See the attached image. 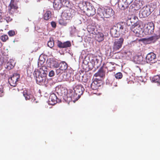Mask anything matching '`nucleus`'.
I'll return each mask as SVG.
<instances>
[{"instance_id":"nucleus-1","label":"nucleus","mask_w":160,"mask_h":160,"mask_svg":"<svg viewBox=\"0 0 160 160\" xmlns=\"http://www.w3.org/2000/svg\"><path fill=\"white\" fill-rule=\"evenodd\" d=\"M47 69L45 66H42L40 68L39 70H35L34 73V76L36 78L37 82L40 85H45L47 84L48 79L47 74L48 72L45 69Z\"/></svg>"},{"instance_id":"nucleus-2","label":"nucleus","mask_w":160,"mask_h":160,"mask_svg":"<svg viewBox=\"0 0 160 160\" xmlns=\"http://www.w3.org/2000/svg\"><path fill=\"white\" fill-rule=\"evenodd\" d=\"M114 14L113 10L108 7H105L104 9L99 8L97 10L98 16L101 18H109Z\"/></svg>"},{"instance_id":"nucleus-3","label":"nucleus","mask_w":160,"mask_h":160,"mask_svg":"<svg viewBox=\"0 0 160 160\" xmlns=\"http://www.w3.org/2000/svg\"><path fill=\"white\" fill-rule=\"evenodd\" d=\"M74 92L73 95L70 98L69 101L73 99L75 100H78L83 93L84 89L81 85H78L73 88Z\"/></svg>"},{"instance_id":"nucleus-4","label":"nucleus","mask_w":160,"mask_h":160,"mask_svg":"<svg viewBox=\"0 0 160 160\" xmlns=\"http://www.w3.org/2000/svg\"><path fill=\"white\" fill-rule=\"evenodd\" d=\"M83 5V9L84 10V12L86 15L88 16H92L96 13V9L94 7L91 6V4L88 2H82Z\"/></svg>"},{"instance_id":"nucleus-5","label":"nucleus","mask_w":160,"mask_h":160,"mask_svg":"<svg viewBox=\"0 0 160 160\" xmlns=\"http://www.w3.org/2000/svg\"><path fill=\"white\" fill-rule=\"evenodd\" d=\"M124 23L123 22H119L114 26L110 30V32L112 35L116 37L118 35L120 34Z\"/></svg>"},{"instance_id":"nucleus-6","label":"nucleus","mask_w":160,"mask_h":160,"mask_svg":"<svg viewBox=\"0 0 160 160\" xmlns=\"http://www.w3.org/2000/svg\"><path fill=\"white\" fill-rule=\"evenodd\" d=\"M130 20L131 22L132 23H133V24H132V26L130 27V29L131 31L135 33H139L141 31L140 30L138 29L137 28H140V26L137 27L138 24V17L134 16L131 18Z\"/></svg>"},{"instance_id":"nucleus-7","label":"nucleus","mask_w":160,"mask_h":160,"mask_svg":"<svg viewBox=\"0 0 160 160\" xmlns=\"http://www.w3.org/2000/svg\"><path fill=\"white\" fill-rule=\"evenodd\" d=\"M124 41L123 38L122 37L115 40L112 46L113 52H116L119 50L122 47Z\"/></svg>"},{"instance_id":"nucleus-8","label":"nucleus","mask_w":160,"mask_h":160,"mask_svg":"<svg viewBox=\"0 0 160 160\" xmlns=\"http://www.w3.org/2000/svg\"><path fill=\"white\" fill-rule=\"evenodd\" d=\"M53 7L56 10H59L62 6H67L69 2L67 0H53Z\"/></svg>"},{"instance_id":"nucleus-9","label":"nucleus","mask_w":160,"mask_h":160,"mask_svg":"<svg viewBox=\"0 0 160 160\" xmlns=\"http://www.w3.org/2000/svg\"><path fill=\"white\" fill-rule=\"evenodd\" d=\"M151 11L150 8L149 6H145L140 10L139 16L141 18H146L149 16L151 13Z\"/></svg>"},{"instance_id":"nucleus-10","label":"nucleus","mask_w":160,"mask_h":160,"mask_svg":"<svg viewBox=\"0 0 160 160\" xmlns=\"http://www.w3.org/2000/svg\"><path fill=\"white\" fill-rule=\"evenodd\" d=\"M154 29V24L152 22H148L144 26V31L147 34H152Z\"/></svg>"},{"instance_id":"nucleus-11","label":"nucleus","mask_w":160,"mask_h":160,"mask_svg":"<svg viewBox=\"0 0 160 160\" xmlns=\"http://www.w3.org/2000/svg\"><path fill=\"white\" fill-rule=\"evenodd\" d=\"M20 78V75L18 74L14 73L8 79V82L11 86L15 87L17 84Z\"/></svg>"},{"instance_id":"nucleus-12","label":"nucleus","mask_w":160,"mask_h":160,"mask_svg":"<svg viewBox=\"0 0 160 160\" xmlns=\"http://www.w3.org/2000/svg\"><path fill=\"white\" fill-rule=\"evenodd\" d=\"M146 60L147 63H155L156 60V55L153 52L148 53L146 57Z\"/></svg>"},{"instance_id":"nucleus-13","label":"nucleus","mask_w":160,"mask_h":160,"mask_svg":"<svg viewBox=\"0 0 160 160\" xmlns=\"http://www.w3.org/2000/svg\"><path fill=\"white\" fill-rule=\"evenodd\" d=\"M72 14L70 9H67L62 12V17L65 20H69L72 18Z\"/></svg>"},{"instance_id":"nucleus-14","label":"nucleus","mask_w":160,"mask_h":160,"mask_svg":"<svg viewBox=\"0 0 160 160\" xmlns=\"http://www.w3.org/2000/svg\"><path fill=\"white\" fill-rule=\"evenodd\" d=\"M57 45L58 47L60 48H66L71 46V43L69 41H67L63 43L61 41L58 40Z\"/></svg>"},{"instance_id":"nucleus-15","label":"nucleus","mask_w":160,"mask_h":160,"mask_svg":"<svg viewBox=\"0 0 160 160\" xmlns=\"http://www.w3.org/2000/svg\"><path fill=\"white\" fill-rule=\"evenodd\" d=\"M105 69L107 68L108 71H112L114 70L115 68V63L113 62H107L104 64Z\"/></svg>"},{"instance_id":"nucleus-16","label":"nucleus","mask_w":160,"mask_h":160,"mask_svg":"<svg viewBox=\"0 0 160 160\" xmlns=\"http://www.w3.org/2000/svg\"><path fill=\"white\" fill-rule=\"evenodd\" d=\"M48 64L50 67L57 68L59 67V65L57 61L53 58L49 59L47 61Z\"/></svg>"},{"instance_id":"nucleus-17","label":"nucleus","mask_w":160,"mask_h":160,"mask_svg":"<svg viewBox=\"0 0 160 160\" xmlns=\"http://www.w3.org/2000/svg\"><path fill=\"white\" fill-rule=\"evenodd\" d=\"M18 8V7L16 4H15L14 2H10L8 6L9 12L10 13H11V15L12 16L13 14Z\"/></svg>"},{"instance_id":"nucleus-18","label":"nucleus","mask_w":160,"mask_h":160,"mask_svg":"<svg viewBox=\"0 0 160 160\" xmlns=\"http://www.w3.org/2000/svg\"><path fill=\"white\" fill-rule=\"evenodd\" d=\"M125 0H119L118 2V7L121 9H125L129 5Z\"/></svg>"},{"instance_id":"nucleus-19","label":"nucleus","mask_w":160,"mask_h":160,"mask_svg":"<svg viewBox=\"0 0 160 160\" xmlns=\"http://www.w3.org/2000/svg\"><path fill=\"white\" fill-rule=\"evenodd\" d=\"M105 70L104 69V64L99 70L98 72L96 73L95 75L96 77L99 76L102 78L105 76Z\"/></svg>"},{"instance_id":"nucleus-20","label":"nucleus","mask_w":160,"mask_h":160,"mask_svg":"<svg viewBox=\"0 0 160 160\" xmlns=\"http://www.w3.org/2000/svg\"><path fill=\"white\" fill-rule=\"evenodd\" d=\"M23 94L26 100H29L33 97L32 95L30 93V91L28 90L25 89L24 90Z\"/></svg>"},{"instance_id":"nucleus-21","label":"nucleus","mask_w":160,"mask_h":160,"mask_svg":"<svg viewBox=\"0 0 160 160\" xmlns=\"http://www.w3.org/2000/svg\"><path fill=\"white\" fill-rule=\"evenodd\" d=\"M158 34H154L153 36L147 39L148 41L149 42V43H151V42H154L160 38V35L159 32H158Z\"/></svg>"},{"instance_id":"nucleus-22","label":"nucleus","mask_w":160,"mask_h":160,"mask_svg":"<svg viewBox=\"0 0 160 160\" xmlns=\"http://www.w3.org/2000/svg\"><path fill=\"white\" fill-rule=\"evenodd\" d=\"M100 86V83L97 80H94L91 84V88L93 90H97Z\"/></svg>"},{"instance_id":"nucleus-23","label":"nucleus","mask_w":160,"mask_h":160,"mask_svg":"<svg viewBox=\"0 0 160 160\" xmlns=\"http://www.w3.org/2000/svg\"><path fill=\"white\" fill-rule=\"evenodd\" d=\"M130 28V26L128 25L124 22L120 34L124 35L127 33L128 32V30Z\"/></svg>"},{"instance_id":"nucleus-24","label":"nucleus","mask_w":160,"mask_h":160,"mask_svg":"<svg viewBox=\"0 0 160 160\" xmlns=\"http://www.w3.org/2000/svg\"><path fill=\"white\" fill-rule=\"evenodd\" d=\"M15 66V63L12 60H10L6 64L5 67L8 70H10L12 68Z\"/></svg>"},{"instance_id":"nucleus-25","label":"nucleus","mask_w":160,"mask_h":160,"mask_svg":"<svg viewBox=\"0 0 160 160\" xmlns=\"http://www.w3.org/2000/svg\"><path fill=\"white\" fill-rule=\"evenodd\" d=\"M49 100L53 103H52V104H55L58 102L57 97L56 94L54 93H52L51 94L49 97Z\"/></svg>"},{"instance_id":"nucleus-26","label":"nucleus","mask_w":160,"mask_h":160,"mask_svg":"<svg viewBox=\"0 0 160 160\" xmlns=\"http://www.w3.org/2000/svg\"><path fill=\"white\" fill-rule=\"evenodd\" d=\"M104 35L102 33H99L97 34L95 36V39L99 42H100L104 39Z\"/></svg>"},{"instance_id":"nucleus-27","label":"nucleus","mask_w":160,"mask_h":160,"mask_svg":"<svg viewBox=\"0 0 160 160\" xmlns=\"http://www.w3.org/2000/svg\"><path fill=\"white\" fill-rule=\"evenodd\" d=\"M52 15L50 11H47L43 15V19L45 20H48L51 18Z\"/></svg>"},{"instance_id":"nucleus-28","label":"nucleus","mask_w":160,"mask_h":160,"mask_svg":"<svg viewBox=\"0 0 160 160\" xmlns=\"http://www.w3.org/2000/svg\"><path fill=\"white\" fill-rule=\"evenodd\" d=\"M59 68L62 71L65 70L68 68V64L65 62H62L59 64Z\"/></svg>"},{"instance_id":"nucleus-29","label":"nucleus","mask_w":160,"mask_h":160,"mask_svg":"<svg viewBox=\"0 0 160 160\" xmlns=\"http://www.w3.org/2000/svg\"><path fill=\"white\" fill-rule=\"evenodd\" d=\"M152 80L153 82H158L159 85H160V76L159 75H156L154 76L152 78Z\"/></svg>"},{"instance_id":"nucleus-30","label":"nucleus","mask_w":160,"mask_h":160,"mask_svg":"<svg viewBox=\"0 0 160 160\" xmlns=\"http://www.w3.org/2000/svg\"><path fill=\"white\" fill-rule=\"evenodd\" d=\"M94 61V64L95 67L98 68L100 65L99 60L97 57H95V59L93 60Z\"/></svg>"},{"instance_id":"nucleus-31","label":"nucleus","mask_w":160,"mask_h":160,"mask_svg":"<svg viewBox=\"0 0 160 160\" xmlns=\"http://www.w3.org/2000/svg\"><path fill=\"white\" fill-rule=\"evenodd\" d=\"M65 20L63 18H62L59 20L58 23L59 24L61 25L66 26L67 24V22L66 21V20Z\"/></svg>"},{"instance_id":"nucleus-32","label":"nucleus","mask_w":160,"mask_h":160,"mask_svg":"<svg viewBox=\"0 0 160 160\" xmlns=\"http://www.w3.org/2000/svg\"><path fill=\"white\" fill-rule=\"evenodd\" d=\"M12 16L11 15V13H9V14H8L5 15V16L4 19L6 20L7 22H10L12 21V18L11 17H12Z\"/></svg>"},{"instance_id":"nucleus-33","label":"nucleus","mask_w":160,"mask_h":160,"mask_svg":"<svg viewBox=\"0 0 160 160\" xmlns=\"http://www.w3.org/2000/svg\"><path fill=\"white\" fill-rule=\"evenodd\" d=\"M54 42L53 39L50 38L49 41L48 42V46L50 48H52L54 46Z\"/></svg>"},{"instance_id":"nucleus-34","label":"nucleus","mask_w":160,"mask_h":160,"mask_svg":"<svg viewBox=\"0 0 160 160\" xmlns=\"http://www.w3.org/2000/svg\"><path fill=\"white\" fill-rule=\"evenodd\" d=\"M0 38L2 41L5 42L9 38L7 35H3L1 36Z\"/></svg>"},{"instance_id":"nucleus-35","label":"nucleus","mask_w":160,"mask_h":160,"mask_svg":"<svg viewBox=\"0 0 160 160\" xmlns=\"http://www.w3.org/2000/svg\"><path fill=\"white\" fill-rule=\"evenodd\" d=\"M17 33V32L14 30H11L9 31L8 32V34L10 37H12Z\"/></svg>"},{"instance_id":"nucleus-36","label":"nucleus","mask_w":160,"mask_h":160,"mask_svg":"<svg viewBox=\"0 0 160 160\" xmlns=\"http://www.w3.org/2000/svg\"><path fill=\"white\" fill-rule=\"evenodd\" d=\"M115 78L118 79H121L122 77V74L121 72H118L115 75Z\"/></svg>"},{"instance_id":"nucleus-37","label":"nucleus","mask_w":160,"mask_h":160,"mask_svg":"<svg viewBox=\"0 0 160 160\" xmlns=\"http://www.w3.org/2000/svg\"><path fill=\"white\" fill-rule=\"evenodd\" d=\"M137 9H138L140 8L143 6V4L141 1H139L138 3L136 4Z\"/></svg>"},{"instance_id":"nucleus-38","label":"nucleus","mask_w":160,"mask_h":160,"mask_svg":"<svg viewBox=\"0 0 160 160\" xmlns=\"http://www.w3.org/2000/svg\"><path fill=\"white\" fill-rule=\"evenodd\" d=\"M4 95V88L3 87L0 88V97L3 96Z\"/></svg>"},{"instance_id":"nucleus-39","label":"nucleus","mask_w":160,"mask_h":160,"mask_svg":"<svg viewBox=\"0 0 160 160\" xmlns=\"http://www.w3.org/2000/svg\"><path fill=\"white\" fill-rule=\"evenodd\" d=\"M18 92V88H13L12 90V93L14 94Z\"/></svg>"},{"instance_id":"nucleus-40","label":"nucleus","mask_w":160,"mask_h":160,"mask_svg":"<svg viewBox=\"0 0 160 160\" xmlns=\"http://www.w3.org/2000/svg\"><path fill=\"white\" fill-rule=\"evenodd\" d=\"M55 73L53 70L51 71L49 73V76L50 77H52L54 75Z\"/></svg>"},{"instance_id":"nucleus-41","label":"nucleus","mask_w":160,"mask_h":160,"mask_svg":"<svg viewBox=\"0 0 160 160\" xmlns=\"http://www.w3.org/2000/svg\"><path fill=\"white\" fill-rule=\"evenodd\" d=\"M137 43V40H135L131 42L130 43V45L131 46H134L135 44H136Z\"/></svg>"},{"instance_id":"nucleus-42","label":"nucleus","mask_w":160,"mask_h":160,"mask_svg":"<svg viewBox=\"0 0 160 160\" xmlns=\"http://www.w3.org/2000/svg\"><path fill=\"white\" fill-rule=\"evenodd\" d=\"M51 25L52 27L53 28H55L56 26V24L55 22H51Z\"/></svg>"},{"instance_id":"nucleus-43","label":"nucleus","mask_w":160,"mask_h":160,"mask_svg":"<svg viewBox=\"0 0 160 160\" xmlns=\"http://www.w3.org/2000/svg\"><path fill=\"white\" fill-rule=\"evenodd\" d=\"M29 30L28 28L26 27L24 30V32H28L29 31Z\"/></svg>"},{"instance_id":"nucleus-44","label":"nucleus","mask_w":160,"mask_h":160,"mask_svg":"<svg viewBox=\"0 0 160 160\" xmlns=\"http://www.w3.org/2000/svg\"><path fill=\"white\" fill-rule=\"evenodd\" d=\"M61 71H62L60 69V68L57 69L56 70V73L57 74H59V73L61 72Z\"/></svg>"},{"instance_id":"nucleus-45","label":"nucleus","mask_w":160,"mask_h":160,"mask_svg":"<svg viewBox=\"0 0 160 160\" xmlns=\"http://www.w3.org/2000/svg\"><path fill=\"white\" fill-rule=\"evenodd\" d=\"M18 0H11V2H14L18 1Z\"/></svg>"},{"instance_id":"nucleus-46","label":"nucleus","mask_w":160,"mask_h":160,"mask_svg":"<svg viewBox=\"0 0 160 160\" xmlns=\"http://www.w3.org/2000/svg\"><path fill=\"white\" fill-rule=\"evenodd\" d=\"M112 24H111V23H109L108 24V25H107V26H109V27H110L111 26H112Z\"/></svg>"},{"instance_id":"nucleus-47","label":"nucleus","mask_w":160,"mask_h":160,"mask_svg":"<svg viewBox=\"0 0 160 160\" xmlns=\"http://www.w3.org/2000/svg\"><path fill=\"white\" fill-rule=\"evenodd\" d=\"M3 62V61H0V64L1 65V64H2Z\"/></svg>"},{"instance_id":"nucleus-48","label":"nucleus","mask_w":160,"mask_h":160,"mask_svg":"<svg viewBox=\"0 0 160 160\" xmlns=\"http://www.w3.org/2000/svg\"><path fill=\"white\" fill-rule=\"evenodd\" d=\"M2 46V44L1 42H0V48Z\"/></svg>"},{"instance_id":"nucleus-49","label":"nucleus","mask_w":160,"mask_h":160,"mask_svg":"<svg viewBox=\"0 0 160 160\" xmlns=\"http://www.w3.org/2000/svg\"><path fill=\"white\" fill-rule=\"evenodd\" d=\"M114 86H115V87H117V83L116 84H115V85H114Z\"/></svg>"},{"instance_id":"nucleus-50","label":"nucleus","mask_w":160,"mask_h":160,"mask_svg":"<svg viewBox=\"0 0 160 160\" xmlns=\"http://www.w3.org/2000/svg\"><path fill=\"white\" fill-rule=\"evenodd\" d=\"M1 60V58H0V60Z\"/></svg>"}]
</instances>
